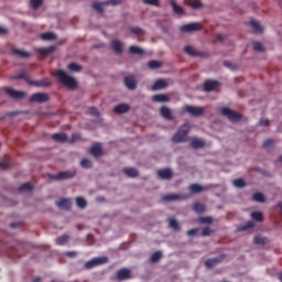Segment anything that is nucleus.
I'll return each instance as SVG.
<instances>
[{
  "instance_id": "obj_1",
  "label": "nucleus",
  "mask_w": 282,
  "mask_h": 282,
  "mask_svg": "<svg viewBox=\"0 0 282 282\" xmlns=\"http://www.w3.org/2000/svg\"><path fill=\"white\" fill-rule=\"evenodd\" d=\"M55 76L58 78L59 83H62V85L68 89H76L78 87V82H76V78L67 75L63 69H58L55 73Z\"/></svg>"
},
{
  "instance_id": "obj_2",
  "label": "nucleus",
  "mask_w": 282,
  "mask_h": 282,
  "mask_svg": "<svg viewBox=\"0 0 282 282\" xmlns=\"http://www.w3.org/2000/svg\"><path fill=\"white\" fill-rule=\"evenodd\" d=\"M188 133H191V124L185 123L172 137V142H175V143L186 142V140L188 138Z\"/></svg>"
},
{
  "instance_id": "obj_3",
  "label": "nucleus",
  "mask_w": 282,
  "mask_h": 282,
  "mask_svg": "<svg viewBox=\"0 0 282 282\" xmlns=\"http://www.w3.org/2000/svg\"><path fill=\"white\" fill-rule=\"evenodd\" d=\"M105 263H109V258L107 257L93 258L91 260L85 263V268L86 270H91V268H96V265H102Z\"/></svg>"
},
{
  "instance_id": "obj_4",
  "label": "nucleus",
  "mask_w": 282,
  "mask_h": 282,
  "mask_svg": "<svg viewBox=\"0 0 282 282\" xmlns=\"http://www.w3.org/2000/svg\"><path fill=\"white\" fill-rule=\"evenodd\" d=\"M220 113L226 116L231 122H239L241 120V115L230 108H221Z\"/></svg>"
},
{
  "instance_id": "obj_5",
  "label": "nucleus",
  "mask_w": 282,
  "mask_h": 282,
  "mask_svg": "<svg viewBox=\"0 0 282 282\" xmlns=\"http://www.w3.org/2000/svg\"><path fill=\"white\" fill-rule=\"evenodd\" d=\"M29 102H37L39 105L50 102V95L45 93H35L30 97Z\"/></svg>"
},
{
  "instance_id": "obj_6",
  "label": "nucleus",
  "mask_w": 282,
  "mask_h": 282,
  "mask_svg": "<svg viewBox=\"0 0 282 282\" xmlns=\"http://www.w3.org/2000/svg\"><path fill=\"white\" fill-rule=\"evenodd\" d=\"M118 3H122V0H108L105 2H95L93 3V8L94 10L98 11L99 14H102V12H105L102 6H118Z\"/></svg>"
},
{
  "instance_id": "obj_7",
  "label": "nucleus",
  "mask_w": 282,
  "mask_h": 282,
  "mask_svg": "<svg viewBox=\"0 0 282 282\" xmlns=\"http://www.w3.org/2000/svg\"><path fill=\"white\" fill-rule=\"evenodd\" d=\"M184 111H186V113H189V116H193L194 118H199V116H204V108L202 107L186 105L184 107Z\"/></svg>"
},
{
  "instance_id": "obj_8",
  "label": "nucleus",
  "mask_w": 282,
  "mask_h": 282,
  "mask_svg": "<svg viewBox=\"0 0 282 282\" xmlns=\"http://www.w3.org/2000/svg\"><path fill=\"white\" fill-rule=\"evenodd\" d=\"M76 175V172H59L57 175H50L51 180H56L57 182H61L63 180H72Z\"/></svg>"
},
{
  "instance_id": "obj_9",
  "label": "nucleus",
  "mask_w": 282,
  "mask_h": 282,
  "mask_svg": "<svg viewBox=\"0 0 282 282\" xmlns=\"http://www.w3.org/2000/svg\"><path fill=\"white\" fill-rule=\"evenodd\" d=\"M6 94L14 100H23L25 98V91L14 90L12 88H6Z\"/></svg>"
},
{
  "instance_id": "obj_10",
  "label": "nucleus",
  "mask_w": 282,
  "mask_h": 282,
  "mask_svg": "<svg viewBox=\"0 0 282 282\" xmlns=\"http://www.w3.org/2000/svg\"><path fill=\"white\" fill-rule=\"evenodd\" d=\"M117 281H129L131 279V271L127 268L119 269L116 273Z\"/></svg>"
},
{
  "instance_id": "obj_11",
  "label": "nucleus",
  "mask_w": 282,
  "mask_h": 282,
  "mask_svg": "<svg viewBox=\"0 0 282 282\" xmlns=\"http://www.w3.org/2000/svg\"><path fill=\"white\" fill-rule=\"evenodd\" d=\"M202 30V24L198 22L189 23V24H184L181 26V32H199Z\"/></svg>"
},
{
  "instance_id": "obj_12",
  "label": "nucleus",
  "mask_w": 282,
  "mask_h": 282,
  "mask_svg": "<svg viewBox=\"0 0 282 282\" xmlns=\"http://www.w3.org/2000/svg\"><path fill=\"white\" fill-rule=\"evenodd\" d=\"M163 202H180L183 199H188V196L185 194H167L162 197Z\"/></svg>"
},
{
  "instance_id": "obj_13",
  "label": "nucleus",
  "mask_w": 282,
  "mask_h": 282,
  "mask_svg": "<svg viewBox=\"0 0 282 282\" xmlns=\"http://www.w3.org/2000/svg\"><path fill=\"white\" fill-rule=\"evenodd\" d=\"M185 54H188V56H193L194 58H202L204 56V52L197 51V48L187 45L184 47Z\"/></svg>"
},
{
  "instance_id": "obj_14",
  "label": "nucleus",
  "mask_w": 282,
  "mask_h": 282,
  "mask_svg": "<svg viewBox=\"0 0 282 282\" xmlns=\"http://www.w3.org/2000/svg\"><path fill=\"white\" fill-rule=\"evenodd\" d=\"M29 85L33 87H52V82L50 80V78H43L40 80L29 82Z\"/></svg>"
},
{
  "instance_id": "obj_15",
  "label": "nucleus",
  "mask_w": 282,
  "mask_h": 282,
  "mask_svg": "<svg viewBox=\"0 0 282 282\" xmlns=\"http://www.w3.org/2000/svg\"><path fill=\"white\" fill-rule=\"evenodd\" d=\"M218 87H219V82L217 80L208 79L204 83V91H207L208 94H210V91H215L216 88Z\"/></svg>"
},
{
  "instance_id": "obj_16",
  "label": "nucleus",
  "mask_w": 282,
  "mask_h": 282,
  "mask_svg": "<svg viewBox=\"0 0 282 282\" xmlns=\"http://www.w3.org/2000/svg\"><path fill=\"white\" fill-rule=\"evenodd\" d=\"M130 109H131V107L129 105L119 104V105L115 106L113 112L118 113V116H122V113H129Z\"/></svg>"
},
{
  "instance_id": "obj_17",
  "label": "nucleus",
  "mask_w": 282,
  "mask_h": 282,
  "mask_svg": "<svg viewBox=\"0 0 282 282\" xmlns=\"http://www.w3.org/2000/svg\"><path fill=\"white\" fill-rule=\"evenodd\" d=\"M226 256H219L217 258H213V259H208L205 261V265L206 268H215V265H217V263H221L224 261Z\"/></svg>"
},
{
  "instance_id": "obj_18",
  "label": "nucleus",
  "mask_w": 282,
  "mask_h": 282,
  "mask_svg": "<svg viewBox=\"0 0 282 282\" xmlns=\"http://www.w3.org/2000/svg\"><path fill=\"white\" fill-rule=\"evenodd\" d=\"M158 176L161 180H171L173 177V171L171 169L159 170Z\"/></svg>"
},
{
  "instance_id": "obj_19",
  "label": "nucleus",
  "mask_w": 282,
  "mask_h": 282,
  "mask_svg": "<svg viewBox=\"0 0 282 282\" xmlns=\"http://www.w3.org/2000/svg\"><path fill=\"white\" fill-rule=\"evenodd\" d=\"M160 113L165 120H173V112L171 111V108L162 106L160 108Z\"/></svg>"
},
{
  "instance_id": "obj_20",
  "label": "nucleus",
  "mask_w": 282,
  "mask_h": 282,
  "mask_svg": "<svg viewBox=\"0 0 282 282\" xmlns=\"http://www.w3.org/2000/svg\"><path fill=\"white\" fill-rule=\"evenodd\" d=\"M56 206L58 208H63L64 210H69L72 208V200L68 198H62L56 202Z\"/></svg>"
},
{
  "instance_id": "obj_21",
  "label": "nucleus",
  "mask_w": 282,
  "mask_h": 282,
  "mask_svg": "<svg viewBox=\"0 0 282 282\" xmlns=\"http://www.w3.org/2000/svg\"><path fill=\"white\" fill-rule=\"evenodd\" d=\"M89 153L94 155V158H100V155H102V147H100L99 143H96L90 148Z\"/></svg>"
},
{
  "instance_id": "obj_22",
  "label": "nucleus",
  "mask_w": 282,
  "mask_h": 282,
  "mask_svg": "<svg viewBox=\"0 0 282 282\" xmlns=\"http://www.w3.org/2000/svg\"><path fill=\"white\" fill-rule=\"evenodd\" d=\"M124 85L128 89H131V90L138 87V83L135 82V78L131 76L124 77Z\"/></svg>"
},
{
  "instance_id": "obj_23",
  "label": "nucleus",
  "mask_w": 282,
  "mask_h": 282,
  "mask_svg": "<svg viewBox=\"0 0 282 282\" xmlns=\"http://www.w3.org/2000/svg\"><path fill=\"white\" fill-rule=\"evenodd\" d=\"M192 149H204L206 147V142L202 139L194 138L191 140Z\"/></svg>"
},
{
  "instance_id": "obj_24",
  "label": "nucleus",
  "mask_w": 282,
  "mask_h": 282,
  "mask_svg": "<svg viewBox=\"0 0 282 282\" xmlns=\"http://www.w3.org/2000/svg\"><path fill=\"white\" fill-rule=\"evenodd\" d=\"M169 87V84L164 79H158L153 86L152 89L153 91H158L159 89H166Z\"/></svg>"
},
{
  "instance_id": "obj_25",
  "label": "nucleus",
  "mask_w": 282,
  "mask_h": 282,
  "mask_svg": "<svg viewBox=\"0 0 282 282\" xmlns=\"http://www.w3.org/2000/svg\"><path fill=\"white\" fill-rule=\"evenodd\" d=\"M249 25H251L254 34H263V28L256 20H250Z\"/></svg>"
},
{
  "instance_id": "obj_26",
  "label": "nucleus",
  "mask_w": 282,
  "mask_h": 282,
  "mask_svg": "<svg viewBox=\"0 0 282 282\" xmlns=\"http://www.w3.org/2000/svg\"><path fill=\"white\" fill-rule=\"evenodd\" d=\"M37 54H42V56H47L48 54H52L53 52H56V46H48L43 48L35 50Z\"/></svg>"
},
{
  "instance_id": "obj_27",
  "label": "nucleus",
  "mask_w": 282,
  "mask_h": 282,
  "mask_svg": "<svg viewBox=\"0 0 282 282\" xmlns=\"http://www.w3.org/2000/svg\"><path fill=\"white\" fill-rule=\"evenodd\" d=\"M12 54H14L15 56H19V58H30V56H32V53L28 51L19 50V48H14L12 51Z\"/></svg>"
},
{
  "instance_id": "obj_28",
  "label": "nucleus",
  "mask_w": 282,
  "mask_h": 282,
  "mask_svg": "<svg viewBox=\"0 0 282 282\" xmlns=\"http://www.w3.org/2000/svg\"><path fill=\"white\" fill-rule=\"evenodd\" d=\"M111 47L116 54H122V42L118 40L111 41Z\"/></svg>"
},
{
  "instance_id": "obj_29",
  "label": "nucleus",
  "mask_w": 282,
  "mask_h": 282,
  "mask_svg": "<svg viewBox=\"0 0 282 282\" xmlns=\"http://www.w3.org/2000/svg\"><path fill=\"white\" fill-rule=\"evenodd\" d=\"M123 173L128 177H138V175H140V172H138V169H135V167H126V169H123Z\"/></svg>"
},
{
  "instance_id": "obj_30",
  "label": "nucleus",
  "mask_w": 282,
  "mask_h": 282,
  "mask_svg": "<svg viewBox=\"0 0 282 282\" xmlns=\"http://www.w3.org/2000/svg\"><path fill=\"white\" fill-rule=\"evenodd\" d=\"M153 102H169L171 98L167 97V95L164 94H158L152 97Z\"/></svg>"
},
{
  "instance_id": "obj_31",
  "label": "nucleus",
  "mask_w": 282,
  "mask_h": 282,
  "mask_svg": "<svg viewBox=\"0 0 282 282\" xmlns=\"http://www.w3.org/2000/svg\"><path fill=\"white\" fill-rule=\"evenodd\" d=\"M193 210H194V213L202 215L203 213H206V205L197 202L193 205Z\"/></svg>"
},
{
  "instance_id": "obj_32",
  "label": "nucleus",
  "mask_w": 282,
  "mask_h": 282,
  "mask_svg": "<svg viewBox=\"0 0 282 282\" xmlns=\"http://www.w3.org/2000/svg\"><path fill=\"white\" fill-rule=\"evenodd\" d=\"M189 191H191V193H193L195 195L197 193H204V191H206V188H204L199 184H192V185H189Z\"/></svg>"
},
{
  "instance_id": "obj_33",
  "label": "nucleus",
  "mask_w": 282,
  "mask_h": 282,
  "mask_svg": "<svg viewBox=\"0 0 282 282\" xmlns=\"http://www.w3.org/2000/svg\"><path fill=\"white\" fill-rule=\"evenodd\" d=\"M52 138L55 142H67V134L65 133H55Z\"/></svg>"
},
{
  "instance_id": "obj_34",
  "label": "nucleus",
  "mask_w": 282,
  "mask_h": 282,
  "mask_svg": "<svg viewBox=\"0 0 282 282\" xmlns=\"http://www.w3.org/2000/svg\"><path fill=\"white\" fill-rule=\"evenodd\" d=\"M171 6L175 14H184V8L177 6V2H175V0H171Z\"/></svg>"
},
{
  "instance_id": "obj_35",
  "label": "nucleus",
  "mask_w": 282,
  "mask_h": 282,
  "mask_svg": "<svg viewBox=\"0 0 282 282\" xmlns=\"http://www.w3.org/2000/svg\"><path fill=\"white\" fill-rule=\"evenodd\" d=\"M33 189H34V187L30 183H24L19 187L20 193H31V191H33Z\"/></svg>"
},
{
  "instance_id": "obj_36",
  "label": "nucleus",
  "mask_w": 282,
  "mask_h": 282,
  "mask_svg": "<svg viewBox=\"0 0 282 282\" xmlns=\"http://www.w3.org/2000/svg\"><path fill=\"white\" fill-rule=\"evenodd\" d=\"M253 202H259L260 204H265V196L262 193H254L252 195Z\"/></svg>"
},
{
  "instance_id": "obj_37",
  "label": "nucleus",
  "mask_w": 282,
  "mask_h": 282,
  "mask_svg": "<svg viewBox=\"0 0 282 282\" xmlns=\"http://www.w3.org/2000/svg\"><path fill=\"white\" fill-rule=\"evenodd\" d=\"M40 36L42 41H55L56 39V34L51 32L42 33Z\"/></svg>"
},
{
  "instance_id": "obj_38",
  "label": "nucleus",
  "mask_w": 282,
  "mask_h": 282,
  "mask_svg": "<svg viewBox=\"0 0 282 282\" xmlns=\"http://www.w3.org/2000/svg\"><path fill=\"white\" fill-rule=\"evenodd\" d=\"M68 69L69 72H83V66L79 65L78 63L73 62L68 64Z\"/></svg>"
},
{
  "instance_id": "obj_39",
  "label": "nucleus",
  "mask_w": 282,
  "mask_h": 282,
  "mask_svg": "<svg viewBox=\"0 0 282 282\" xmlns=\"http://www.w3.org/2000/svg\"><path fill=\"white\" fill-rule=\"evenodd\" d=\"M129 52H130L131 54H137V55H142V54H144V50H142L141 47L135 46V45H131V46L129 47Z\"/></svg>"
},
{
  "instance_id": "obj_40",
  "label": "nucleus",
  "mask_w": 282,
  "mask_h": 282,
  "mask_svg": "<svg viewBox=\"0 0 282 282\" xmlns=\"http://www.w3.org/2000/svg\"><path fill=\"white\" fill-rule=\"evenodd\" d=\"M148 67L150 69H159V67H162V62L152 59L148 63Z\"/></svg>"
},
{
  "instance_id": "obj_41",
  "label": "nucleus",
  "mask_w": 282,
  "mask_h": 282,
  "mask_svg": "<svg viewBox=\"0 0 282 282\" xmlns=\"http://www.w3.org/2000/svg\"><path fill=\"white\" fill-rule=\"evenodd\" d=\"M67 241H69V236H61V237L56 238V240H55L57 246H65V243H67Z\"/></svg>"
},
{
  "instance_id": "obj_42",
  "label": "nucleus",
  "mask_w": 282,
  "mask_h": 282,
  "mask_svg": "<svg viewBox=\"0 0 282 282\" xmlns=\"http://www.w3.org/2000/svg\"><path fill=\"white\" fill-rule=\"evenodd\" d=\"M251 218L254 220V221H263V214L261 212H253L251 213Z\"/></svg>"
},
{
  "instance_id": "obj_43",
  "label": "nucleus",
  "mask_w": 282,
  "mask_h": 282,
  "mask_svg": "<svg viewBox=\"0 0 282 282\" xmlns=\"http://www.w3.org/2000/svg\"><path fill=\"white\" fill-rule=\"evenodd\" d=\"M169 224H170V228H173V230H181L180 221H177V219L171 218L169 220Z\"/></svg>"
},
{
  "instance_id": "obj_44",
  "label": "nucleus",
  "mask_w": 282,
  "mask_h": 282,
  "mask_svg": "<svg viewBox=\"0 0 282 282\" xmlns=\"http://www.w3.org/2000/svg\"><path fill=\"white\" fill-rule=\"evenodd\" d=\"M76 205L78 206V208H87V200L83 197H77Z\"/></svg>"
},
{
  "instance_id": "obj_45",
  "label": "nucleus",
  "mask_w": 282,
  "mask_h": 282,
  "mask_svg": "<svg viewBox=\"0 0 282 282\" xmlns=\"http://www.w3.org/2000/svg\"><path fill=\"white\" fill-rule=\"evenodd\" d=\"M11 167L12 163L10 161H0V171H8Z\"/></svg>"
},
{
  "instance_id": "obj_46",
  "label": "nucleus",
  "mask_w": 282,
  "mask_h": 282,
  "mask_svg": "<svg viewBox=\"0 0 282 282\" xmlns=\"http://www.w3.org/2000/svg\"><path fill=\"white\" fill-rule=\"evenodd\" d=\"M232 184L236 186V188H243V186H246V181L242 178H236L234 180Z\"/></svg>"
},
{
  "instance_id": "obj_47",
  "label": "nucleus",
  "mask_w": 282,
  "mask_h": 282,
  "mask_svg": "<svg viewBox=\"0 0 282 282\" xmlns=\"http://www.w3.org/2000/svg\"><path fill=\"white\" fill-rule=\"evenodd\" d=\"M80 166H82L83 169H91V166H93L91 160H89V159H83V160L80 161Z\"/></svg>"
},
{
  "instance_id": "obj_48",
  "label": "nucleus",
  "mask_w": 282,
  "mask_h": 282,
  "mask_svg": "<svg viewBox=\"0 0 282 282\" xmlns=\"http://www.w3.org/2000/svg\"><path fill=\"white\" fill-rule=\"evenodd\" d=\"M160 259H162V252H161V251H155V252L151 256V261H152V263H158V261H160Z\"/></svg>"
},
{
  "instance_id": "obj_49",
  "label": "nucleus",
  "mask_w": 282,
  "mask_h": 282,
  "mask_svg": "<svg viewBox=\"0 0 282 282\" xmlns=\"http://www.w3.org/2000/svg\"><path fill=\"white\" fill-rule=\"evenodd\" d=\"M253 243H256V246H265V238L261 236H256L253 239Z\"/></svg>"
},
{
  "instance_id": "obj_50",
  "label": "nucleus",
  "mask_w": 282,
  "mask_h": 282,
  "mask_svg": "<svg viewBox=\"0 0 282 282\" xmlns=\"http://www.w3.org/2000/svg\"><path fill=\"white\" fill-rule=\"evenodd\" d=\"M131 34H134L135 36H144V30L140 28H132L130 29Z\"/></svg>"
},
{
  "instance_id": "obj_51",
  "label": "nucleus",
  "mask_w": 282,
  "mask_h": 282,
  "mask_svg": "<svg viewBox=\"0 0 282 282\" xmlns=\"http://www.w3.org/2000/svg\"><path fill=\"white\" fill-rule=\"evenodd\" d=\"M43 6V0H31V7L33 10H39Z\"/></svg>"
},
{
  "instance_id": "obj_52",
  "label": "nucleus",
  "mask_w": 282,
  "mask_h": 282,
  "mask_svg": "<svg viewBox=\"0 0 282 282\" xmlns=\"http://www.w3.org/2000/svg\"><path fill=\"white\" fill-rule=\"evenodd\" d=\"M15 78L18 79L23 78L25 83H28V85H30V82H32V79H30V77L28 76V73L25 72L20 73L18 76H15Z\"/></svg>"
},
{
  "instance_id": "obj_53",
  "label": "nucleus",
  "mask_w": 282,
  "mask_h": 282,
  "mask_svg": "<svg viewBox=\"0 0 282 282\" xmlns=\"http://www.w3.org/2000/svg\"><path fill=\"white\" fill-rule=\"evenodd\" d=\"M145 6H154L155 8H160V0H143Z\"/></svg>"
},
{
  "instance_id": "obj_54",
  "label": "nucleus",
  "mask_w": 282,
  "mask_h": 282,
  "mask_svg": "<svg viewBox=\"0 0 282 282\" xmlns=\"http://www.w3.org/2000/svg\"><path fill=\"white\" fill-rule=\"evenodd\" d=\"M200 235L202 237H210L213 235V229H210V227H204Z\"/></svg>"
},
{
  "instance_id": "obj_55",
  "label": "nucleus",
  "mask_w": 282,
  "mask_h": 282,
  "mask_svg": "<svg viewBox=\"0 0 282 282\" xmlns=\"http://www.w3.org/2000/svg\"><path fill=\"white\" fill-rule=\"evenodd\" d=\"M200 224H213V217L210 216H204L198 218Z\"/></svg>"
},
{
  "instance_id": "obj_56",
  "label": "nucleus",
  "mask_w": 282,
  "mask_h": 282,
  "mask_svg": "<svg viewBox=\"0 0 282 282\" xmlns=\"http://www.w3.org/2000/svg\"><path fill=\"white\" fill-rule=\"evenodd\" d=\"M254 52H264L263 44L261 42H253Z\"/></svg>"
},
{
  "instance_id": "obj_57",
  "label": "nucleus",
  "mask_w": 282,
  "mask_h": 282,
  "mask_svg": "<svg viewBox=\"0 0 282 282\" xmlns=\"http://www.w3.org/2000/svg\"><path fill=\"white\" fill-rule=\"evenodd\" d=\"M189 6L194 10H199V8H202V3L199 2V0H193L192 2H189Z\"/></svg>"
},
{
  "instance_id": "obj_58",
  "label": "nucleus",
  "mask_w": 282,
  "mask_h": 282,
  "mask_svg": "<svg viewBox=\"0 0 282 282\" xmlns=\"http://www.w3.org/2000/svg\"><path fill=\"white\" fill-rule=\"evenodd\" d=\"M88 113H90V116H95L96 118L100 116V111H98V108H95V107L88 108Z\"/></svg>"
},
{
  "instance_id": "obj_59",
  "label": "nucleus",
  "mask_w": 282,
  "mask_h": 282,
  "mask_svg": "<svg viewBox=\"0 0 282 282\" xmlns=\"http://www.w3.org/2000/svg\"><path fill=\"white\" fill-rule=\"evenodd\" d=\"M262 147H263L264 149H270V147H274V140H272V139H267V140L263 142Z\"/></svg>"
},
{
  "instance_id": "obj_60",
  "label": "nucleus",
  "mask_w": 282,
  "mask_h": 282,
  "mask_svg": "<svg viewBox=\"0 0 282 282\" xmlns=\"http://www.w3.org/2000/svg\"><path fill=\"white\" fill-rule=\"evenodd\" d=\"M197 232H199V229H198V228L189 229V230L187 231V237H195V235H197Z\"/></svg>"
},
{
  "instance_id": "obj_61",
  "label": "nucleus",
  "mask_w": 282,
  "mask_h": 282,
  "mask_svg": "<svg viewBox=\"0 0 282 282\" xmlns=\"http://www.w3.org/2000/svg\"><path fill=\"white\" fill-rule=\"evenodd\" d=\"M214 43H224V35L216 34V36L214 39Z\"/></svg>"
},
{
  "instance_id": "obj_62",
  "label": "nucleus",
  "mask_w": 282,
  "mask_h": 282,
  "mask_svg": "<svg viewBox=\"0 0 282 282\" xmlns=\"http://www.w3.org/2000/svg\"><path fill=\"white\" fill-rule=\"evenodd\" d=\"M78 140H80V134L74 133L72 135L70 142H78Z\"/></svg>"
},
{
  "instance_id": "obj_63",
  "label": "nucleus",
  "mask_w": 282,
  "mask_h": 282,
  "mask_svg": "<svg viewBox=\"0 0 282 282\" xmlns=\"http://www.w3.org/2000/svg\"><path fill=\"white\" fill-rule=\"evenodd\" d=\"M250 228H254V223H252V221L247 223V225L245 227H242V230H248Z\"/></svg>"
},
{
  "instance_id": "obj_64",
  "label": "nucleus",
  "mask_w": 282,
  "mask_h": 282,
  "mask_svg": "<svg viewBox=\"0 0 282 282\" xmlns=\"http://www.w3.org/2000/svg\"><path fill=\"white\" fill-rule=\"evenodd\" d=\"M259 124H261L262 127H268L270 124V120L268 119H261L259 121Z\"/></svg>"
}]
</instances>
